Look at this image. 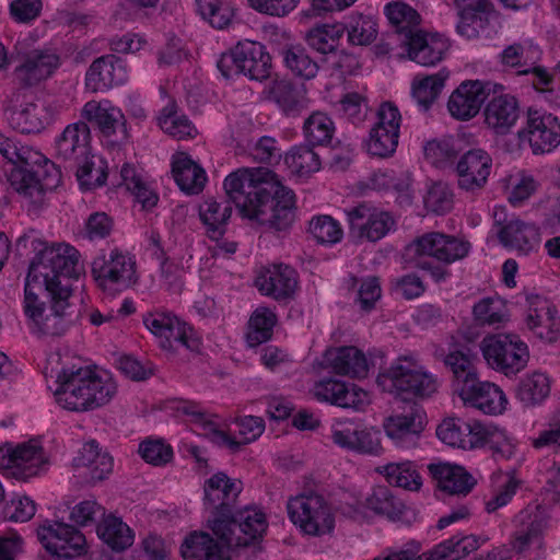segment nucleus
Listing matches in <instances>:
<instances>
[{
  "instance_id": "49",
  "label": "nucleus",
  "mask_w": 560,
  "mask_h": 560,
  "mask_svg": "<svg viewBox=\"0 0 560 560\" xmlns=\"http://www.w3.org/2000/svg\"><path fill=\"white\" fill-rule=\"evenodd\" d=\"M377 471L395 487L418 491L422 486V478L412 462L389 463L378 467Z\"/></svg>"
},
{
  "instance_id": "54",
  "label": "nucleus",
  "mask_w": 560,
  "mask_h": 560,
  "mask_svg": "<svg viewBox=\"0 0 560 560\" xmlns=\"http://www.w3.org/2000/svg\"><path fill=\"white\" fill-rule=\"evenodd\" d=\"M365 505L375 513L386 515L393 521L400 520L406 510L405 504L386 486L373 488L372 493L365 500Z\"/></svg>"
},
{
  "instance_id": "6",
  "label": "nucleus",
  "mask_w": 560,
  "mask_h": 560,
  "mask_svg": "<svg viewBox=\"0 0 560 560\" xmlns=\"http://www.w3.org/2000/svg\"><path fill=\"white\" fill-rule=\"evenodd\" d=\"M480 349L488 365L506 376L515 375L527 365V345L515 334L486 336Z\"/></svg>"
},
{
  "instance_id": "2",
  "label": "nucleus",
  "mask_w": 560,
  "mask_h": 560,
  "mask_svg": "<svg viewBox=\"0 0 560 560\" xmlns=\"http://www.w3.org/2000/svg\"><path fill=\"white\" fill-rule=\"evenodd\" d=\"M226 197L242 217L285 233L295 220V195L268 168H238L224 179Z\"/></svg>"
},
{
  "instance_id": "26",
  "label": "nucleus",
  "mask_w": 560,
  "mask_h": 560,
  "mask_svg": "<svg viewBox=\"0 0 560 560\" xmlns=\"http://www.w3.org/2000/svg\"><path fill=\"white\" fill-rule=\"evenodd\" d=\"M81 117L86 124L95 126L106 138L116 137L115 141H124L128 138L124 114L107 102L90 101L85 103L81 110Z\"/></svg>"
},
{
  "instance_id": "33",
  "label": "nucleus",
  "mask_w": 560,
  "mask_h": 560,
  "mask_svg": "<svg viewBox=\"0 0 560 560\" xmlns=\"http://www.w3.org/2000/svg\"><path fill=\"white\" fill-rule=\"evenodd\" d=\"M325 360L336 374L351 378H364L370 371V362L366 355L354 346H343L327 350Z\"/></svg>"
},
{
  "instance_id": "42",
  "label": "nucleus",
  "mask_w": 560,
  "mask_h": 560,
  "mask_svg": "<svg viewBox=\"0 0 560 560\" xmlns=\"http://www.w3.org/2000/svg\"><path fill=\"white\" fill-rule=\"evenodd\" d=\"M459 21L456 25L459 35L467 39L479 37L489 25L492 5L486 0L460 7Z\"/></svg>"
},
{
  "instance_id": "58",
  "label": "nucleus",
  "mask_w": 560,
  "mask_h": 560,
  "mask_svg": "<svg viewBox=\"0 0 560 560\" xmlns=\"http://www.w3.org/2000/svg\"><path fill=\"white\" fill-rule=\"evenodd\" d=\"M75 171L77 178L85 189H93L105 184L107 173L105 162L101 158L86 154L78 165L70 168Z\"/></svg>"
},
{
  "instance_id": "13",
  "label": "nucleus",
  "mask_w": 560,
  "mask_h": 560,
  "mask_svg": "<svg viewBox=\"0 0 560 560\" xmlns=\"http://www.w3.org/2000/svg\"><path fill=\"white\" fill-rule=\"evenodd\" d=\"M86 368L62 369L58 375L59 386L55 392L56 401L63 409L84 412L97 408L85 382Z\"/></svg>"
},
{
  "instance_id": "35",
  "label": "nucleus",
  "mask_w": 560,
  "mask_h": 560,
  "mask_svg": "<svg viewBox=\"0 0 560 560\" xmlns=\"http://www.w3.org/2000/svg\"><path fill=\"white\" fill-rule=\"evenodd\" d=\"M235 427L236 430L233 435L220 429L212 430L211 442L236 453L243 445L255 441L262 434L265 422L260 417L246 416L236 419Z\"/></svg>"
},
{
  "instance_id": "62",
  "label": "nucleus",
  "mask_w": 560,
  "mask_h": 560,
  "mask_svg": "<svg viewBox=\"0 0 560 560\" xmlns=\"http://www.w3.org/2000/svg\"><path fill=\"white\" fill-rule=\"evenodd\" d=\"M423 150L425 160L439 168L455 165L459 154L452 139L428 141Z\"/></svg>"
},
{
  "instance_id": "46",
  "label": "nucleus",
  "mask_w": 560,
  "mask_h": 560,
  "mask_svg": "<svg viewBox=\"0 0 560 560\" xmlns=\"http://www.w3.org/2000/svg\"><path fill=\"white\" fill-rule=\"evenodd\" d=\"M385 13L389 23L395 27V33L399 36L401 44L408 40L409 35H415L420 31L421 16L410 5L404 2L389 3L385 8Z\"/></svg>"
},
{
  "instance_id": "51",
  "label": "nucleus",
  "mask_w": 560,
  "mask_h": 560,
  "mask_svg": "<svg viewBox=\"0 0 560 560\" xmlns=\"http://www.w3.org/2000/svg\"><path fill=\"white\" fill-rule=\"evenodd\" d=\"M446 79L447 73L444 71L413 79L411 94L421 109L428 110L438 100L444 88Z\"/></svg>"
},
{
  "instance_id": "55",
  "label": "nucleus",
  "mask_w": 560,
  "mask_h": 560,
  "mask_svg": "<svg viewBox=\"0 0 560 560\" xmlns=\"http://www.w3.org/2000/svg\"><path fill=\"white\" fill-rule=\"evenodd\" d=\"M284 163L290 171L300 176H306L319 171L320 159L313 147L307 144H299L292 147L284 156Z\"/></svg>"
},
{
  "instance_id": "28",
  "label": "nucleus",
  "mask_w": 560,
  "mask_h": 560,
  "mask_svg": "<svg viewBox=\"0 0 560 560\" xmlns=\"http://www.w3.org/2000/svg\"><path fill=\"white\" fill-rule=\"evenodd\" d=\"M312 393L319 401L353 409H360L368 397L364 390L358 389L354 385L331 377L316 382Z\"/></svg>"
},
{
  "instance_id": "59",
  "label": "nucleus",
  "mask_w": 560,
  "mask_h": 560,
  "mask_svg": "<svg viewBox=\"0 0 560 560\" xmlns=\"http://www.w3.org/2000/svg\"><path fill=\"white\" fill-rule=\"evenodd\" d=\"M472 315L480 325L500 326L509 319L505 303L497 296L481 299L472 307Z\"/></svg>"
},
{
  "instance_id": "53",
  "label": "nucleus",
  "mask_w": 560,
  "mask_h": 560,
  "mask_svg": "<svg viewBox=\"0 0 560 560\" xmlns=\"http://www.w3.org/2000/svg\"><path fill=\"white\" fill-rule=\"evenodd\" d=\"M271 95L277 105L287 116L295 117L307 108V98L292 82L280 81L272 91Z\"/></svg>"
},
{
  "instance_id": "20",
  "label": "nucleus",
  "mask_w": 560,
  "mask_h": 560,
  "mask_svg": "<svg viewBox=\"0 0 560 560\" xmlns=\"http://www.w3.org/2000/svg\"><path fill=\"white\" fill-rule=\"evenodd\" d=\"M91 130L85 121L68 125L55 141V158L65 164L66 168H73L84 155L90 154Z\"/></svg>"
},
{
  "instance_id": "19",
  "label": "nucleus",
  "mask_w": 560,
  "mask_h": 560,
  "mask_svg": "<svg viewBox=\"0 0 560 560\" xmlns=\"http://www.w3.org/2000/svg\"><path fill=\"white\" fill-rule=\"evenodd\" d=\"M457 393L465 406L485 415H500L506 409L508 399L503 390L493 383L479 381L478 376L458 387Z\"/></svg>"
},
{
  "instance_id": "16",
  "label": "nucleus",
  "mask_w": 560,
  "mask_h": 560,
  "mask_svg": "<svg viewBox=\"0 0 560 560\" xmlns=\"http://www.w3.org/2000/svg\"><path fill=\"white\" fill-rule=\"evenodd\" d=\"M493 230L502 245H534L541 242V230L533 222L509 215L504 206L493 208Z\"/></svg>"
},
{
  "instance_id": "39",
  "label": "nucleus",
  "mask_w": 560,
  "mask_h": 560,
  "mask_svg": "<svg viewBox=\"0 0 560 560\" xmlns=\"http://www.w3.org/2000/svg\"><path fill=\"white\" fill-rule=\"evenodd\" d=\"M172 173L180 190L188 195H197L202 191L207 182L205 170L183 152L174 158Z\"/></svg>"
},
{
  "instance_id": "18",
  "label": "nucleus",
  "mask_w": 560,
  "mask_h": 560,
  "mask_svg": "<svg viewBox=\"0 0 560 560\" xmlns=\"http://www.w3.org/2000/svg\"><path fill=\"white\" fill-rule=\"evenodd\" d=\"M491 168L492 159L487 151L469 149L455 164L458 187L471 192L481 190L488 182Z\"/></svg>"
},
{
  "instance_id": "29",
  "label": "nucleus",
  "mask_w": 560,
  "mask_h": 560,
  "mask_svg": "<svg viewBox=\"0 0 560 560\" xmlns=\"http://www.w3.org/2000/svg\"><path fill=\"white\" fill-rule=\"evenodd\" d=\"M222 539L209 533L192 532L183 541L180 553L184 560H232L230 549Z\"/></svg>"
},
{
  "instance_id": "15",
  "label": "nucleus",
  "mask_w": 560,
  "mask_h": 560,
  "mask_svg": "<svg viewBox=\"0 0 560 560\" xmlns=\"http://www.w3.org/2000/svg\"><path fill=\"white\" fill-rule=\"evenodd\" d=\"M144 325L160 338L161 347L164 349L173 348L175 343L191 351L199 348L200 341L192 327L172 314H149L144 317Z\"/></svg>"
},
{
  "instance_id": "52",
  "label": "nucleus",
  "mask_w": 560,
  "mask_h": 560,
  "mask_svg": "<svg viewBox=\"0 0 560 560\" xmlns=\"http://www.w3.org/2000/svg\"><path fill=\"white\" fill-rule=\"evenodd\" d=\"M276 324L277 315L272 310L266 306L257 307L248 320V331L246 334L248 346L257 347L268 341L272 336Z\"/></svg>"
},
{
  "instance_id": "1",
  "label": "nucleus",
  "mask_w": 560,
  "mask_h": 560,
  "mask_svg": "<svg viewBox=\"0 0 560 560\" xmlns=\"http://www.w3.org/2000/svg\"><path fill=\"white\" fill-rule=\"evenodd\" d=\"M84 273L77 247H43L31 260L24 283L23 308L32 334L60 337L71 324L73 281Z\"/></svg>"
},
{
  "instance_id": "17",
  "label": "nucleus",
  "mask_w": 560,
  "mask_h": 560,
  "mask_svg": "<svg viewBox=\"0 0 560 560\" xmlns=\"http://www.w3.org/2000/svg\"><path fill=\"white\" fill-rule=\"evenodd\" d=\"M491 81L467 80L462 82L451 94L447 108L452 117L457 120H469L474 118L486 102Z\"/></svg>"
},
{
  "instance_id": "9",
  "label": "nucleus",
  "mask_w": 560,
  "mask_h": 560,
  "mask_svg": "<svg viewBox=\"0 0 560 560\" xmlns=\"http://www.w3.org/2000/svg\"><path fill=\"white\" fill-rule=\"evenodd\" d=\"M349 236L359 242L375 243L396 226V221L386 211H372L365 203L343 210Z\"/></svg>"
},
{
  "instance_id": "37",
  "label": "nucleus",
  "mask_w": 560,
  "mask_h": 560,
  "mask_svg": "<svg viewBox=\"0 0 560 560\" xmlns=\"http://www.w3.org/2000/svg\"><path fill=\"white\" fill-rule=\"evenodd\" d=\"M237 45L242 74L256 81L268 79L271 70V57L266 47L250 40Z\"/></svg>"
},
{
  "instance_id": "24",
  "label": "nucleus",
  "mask_w": 560,
  "mask_h": 560,
  "mask_svg": "<svg viewBox=\"0 0 560 560\" xmlns=\"http://www.w3.org/2000/svg\"><path fill=\"white\" fill-rule=\"evenodd\" d=\"M128 80L124 60L109 54L96 58L85 73V86L93 93L105 92Z\"/></svg>"
},
{
  "instance_id": "3",
  "label": "nucleus",
  "mask_w": 560,
  "mask_h": 560,
  "mask_svg": "<svg viewBox=\"0 0 560 560\" xmlns=\"http://www.w3.org/2000/svg\"><path fill=\"white\" fill-rule=\"evenodd\" d=\"M377 385L383 392L428 398L438 390V378L413 357H398L389 368L377 375Z\"/></svg>"
},
{
  "instance_id": "57",
  "label": "nucleus",
  "mask_w": 560,
  "mask_h": 560,
  "mask_svg": "<svg viewBox=\"0 0 560 560\" xmlns=\"http://www.w3.org/2000/svg\"><path fill=\"white\" fill-rule=\"evenodd\" d=\"M85 382L97 408L108 404L117 392L116 383L106 371H97L85 366Z\"/></svg>"
},
{
  "instance_id": "36",
  "label": "nucleus",
  "mask_w": 560,
  "mask_h": 560,
  "mask_svg": "<svg viewBox=\"0 0 560 560\" xmlns=\"http://www.w3.org/2000/svg\"><path fill=\"white\" fill-rule=\"evenodd\" d=\"M526 325L539 339L552 342L560 331V319L556 308L545 299L535 298L530 301Z\"/></svg>"
},
{
  "instance_id": "32",
  "label": "nucleus",
  "mask_w": 560,
  "mask_h": 560,
  "mask_svg": "<svg viewBox=\"0 0 560 560\" xmlns=\"http://www.w3.org/2000/svg\"><path fill=\"white\" fill-rule=\"evenodd\" d=\"M428 470L436 488L451 495H467L476 485L475 478L458 465L430 464Z\"/></svg>"
},
{
  "instance_id": "21",
  "label": "nucleus",
  "mask_w": 560,
  "mask_h": 560,
  "mask_svg": "<svg viewBox=\"0 0 560 560\" xmlns=\"http://www.w3.org/2000/svg\"><path fill=\"white\" fill-rule=\"evenodd\" d=\"M54 118L50 104L40 97H31L19 107L7 110L10 126L21 133H37L44 130Z\"/></svg>"
},
{
  "instance_id": "5",
  "label": "nucleus",
  "mask_w": 560,
  "mask_h": 560,
  "mask_svg": "<svg viewBox=\"0 0 560 560\" xmlns=\"http://www.w3.org/2000/svg\"><path fill=\"white\" fill-rule=\"evenodd\" d=\"M208 526L228 546L244 547L260 539L268 524L261 511L246 508L225 518L208 520Z\"/></svg>"
},
{
  "instance_id": "22",
  "label": "nucleus",
  "mask_w": 560,
  "mask_h": 560,
  "mask_svg": "<svg viewBox=\"0 0 560 560\" xmlns=\"http://www.w3.org/2000/svg\"><path fill=\"white\" fill-rule=\"evenodd\" d=\"M255 285L261 294L283 302L293 298L298 287V276L290 266L273 264L259 271Z\"/></svg>"
},
{
  "instance_id": "38",
  "label": "nucleus",
  "mask_w": 560,
  "mask_h": 560,
  "mask_svg": "<svg viewBox=\"0 0 560 560\" xmlns=\"http://www.w3.org/2000/svg\"><path fill=\"white\" fill-rule=\"evenodd\" d=\"M279 56L285 69L301 80H313L319 70V63L314 60L302 44H284L279 48Z\"/></svg>"
},
{
  "instance_id": "40",
  "label": "nucleus",
  "mask_w": 560,
  "mask_h": 560,
  "mask_svg": "<svg viewBox=\"0 0 560 560\" xmlns=\"http://www.w3.org/2000/svg\"><path fill=\"white\" fill-rule=\"evenodd\" d=\"M417 255L415 267L429 270L432 277L436 280L445 279L446 272L434 266L432 260L451 264L455 260L463 259L468 255V247H412Z\"/></svg>"
},
{
  "instance_id": "12",
  "label": "nucleus",
  "mask_w": 560,
  "mask_h": 560,
  "mask_svg": "<svg viewBox=\"0 0 560 560\" xmlns=\"http://www.w3.org/2000/svg\"><path fill=\"white\" fill-rule=\"evenodd\" d=\"M37 536L45 549L54 556L74 558L84 555L88 549L85 536L63 522H45L38 527Z\"/></svg>"
},
{
  "instance_id": "45",
  "label": "nucleus",
  "mask_w": 560,
  "mask_h": 560,
  "mask_svg": "<svg viewBox=\"0 0 560 560\" xmlns=\"http://www.w3.org/2000/svg\"><path fill=\"white\" fill-rule=\"evenodd\" d=\"M230 202L229 199L224 202H218L209 198L200 206V219L211 241L218 242L225 232V225L232 214Z\"/></svg>"
},
{
  "instance_id": "7",
  "label": "nucleus",
  "mask_w": 560,
  "mask_h": 560,
  "mask_svg": "<svg viewBox=\"0 0 560 560\" xmlns=\"http://www.w3.org/2000/svg\"><path fill=\"white\" fill-rule=\"evenodd\" d=\"M92 275L101 290L114 294L136 282V261L118 247L102 250L92 262Z\"/></svg>"
},
{
  "instance_id": "47",
  "label": "nucleus",
  "mask_w": 560,
  "mask_h": 560,
  "mask_svg": "<svg viewBox=\"0 0 560 560\" xmlns=\"http://www.w3.org/2000/svg\"><path fill=\"white\" fill-rule=\"evenodd\" d=\"M550 394V380L541 372H533L520 381L516 388V398L525 407L541 404Z\"/></svg>"
},
{
  "instance_id": "14",
  "label": "nucleus",
  "mask_w": 560,
  "mask_h": 560,
  "mask_svg": "<svg viewBox=\"0 0 560 560\" xmlns=\"http://www.w3.org/2000/svg\"><path fill=\"white\" fill-rule=\"evenodd\" d=\"M425 425L424 410L412 404L404 412L388 417L384 430L396 447L411 450L418 446Z\"/></svg>"
},
{
  "instance_id": "63",
  "label": "nucleus",
  "mask_w": 560,
  "mask_h": 560,
  "mask_svg": "<svg viewBox=\"0 0 560 560\" xmlns=\"http://www.w3.org/2000/svg\"><path fill=\"white\" fill-rule=\"evenodd\" d=\"M471 432L469 422L462 419L444 420L436 429L438 438L445 444L467 450L470 447L468 434Z\"/></svg>"
},
{
  "instance_id": "56",
  "label": "nucleus",
  "mask_w": 560,
  "mask_h": 560,
  "mask_svg": "<svg viewBox=\"0 0 560 560\" xmlns=\"http://www.w3.org/2000/svg\"><path fill=\"white\" fill-rule=\"evenodd\" d=\"M307 232L320 245H335L343 238L341 224L328 214L314 215L308 222Z\"/></svg>"
},
{
  "instance_id": "30",
  "label": "nucleus",
  "mask_w": 560,
  "mask_h": 560,
  "mask_svg": "<svg viewBox=\"0 0 560 560\" xmlns=\"http://www.w3.org/2000/svg\"><path fill=\"white\" fill-rule=\"evenodd\" d=\"M515 523L513 548L523 552L539 540L548 525V515L540 505H528L516 515Z\"/></svg>"
},
{
  "instance_id": "61",
  "label": "nucleus",
  "mask_w": 560,
  "mask_h": 560,
  "mask_svg": "<svg viewBox=\"0 0 560 560\" xmlns=\"http://www.w3.org/2000/svg\"><path fill=\"white\" fill-rule=\"evenodd\" d=\"M202 19L218 30L229 26L234 16V8L229 0H196Z\"/></svg>"
},
{
  "instance_id": "27",
  "label": "nucleus",
  "mask_w": 560,
  "mask_h": 560,
  "mask_svg": "<svg viewBox=\"0 0 560 560\" xmlns=\"http://www.w3.org/2000/svg\"><path fill=\"white\" fill-rule=\"evenodd\" d=\"M330 438L336 445L349 451L369 455H378L382 451L377 433L360 428L350 420L334 424Z\"/></svg>"
},
{
  "instance_id": "8",
  "label": "nucleus",
  "mask_w": 560,
  "mask_h": 560,
  "mask_svg": "<svg viewBox=\"0 0 560 560\" xmlns=\"http://www.w3.org/2000/svg\"><path fill=\"white\" fill-rule=\"evenodd\" d=\"M287 509L292 523L306 535L323 536L335 527L330 506L320 494L303 493L291 498Z\"/></svg>"
},
{
  "instance_id": "48",
  "label": "nucleus",
  "mask_w": 560,
  "mask_h": 560,
  "mask_svg": "<svg viewBox=\"0 0 560 560\" xmlns=\"http://www.w3.org/2000/svg\"><path fill=\"white\" fill-rule=\"evenodd\" d=\"M174 249L176 247H158L154 256L160 261L161 277L167 290L178 294L183 289L180 270L184 268V264L183 257H179Z\"/></svg>"
},
{
  "instance_id": "4",
  "label": "nucleus",
  "mask_w": 560,
  "mask_h": 560,
  "mask_svg": "<svg viewBox=\"0 0 560 560\" xmlns=\"http://www.w3.org/2000/svg\"><path fill=\"white\" fill-rule=\"evenodd\" d=\"M8 182L13 189L27 197H39L55 190L61 183V171L52 161L38 152H28L24 165L12 167Z\"/></svg>"
},
{
  "instance_id": "50",
  "label": "nucleus",
  "mask_w": 560,
  "mask_h": 560,
  "mask_svg": "<svg viewBox=\"0 0 560 560\" xmlns=\"http://www.w3.org/2000/svg\"><path fill=\"white\" fill-rule=\"evenodd\" d=\"M98 537L113 550L122 551L133 542V533L120 518L108 516L97 526Z\"/></svg>"
},
{
  "instance_id": "44",
  "label": "nucleus",
  "mask_w": 560,
  "mask_h": 560,
  "mask_svg": "<svg viewBox=\"0 0 560 560\" xmlns=\"http://www.w3.org/2000/svg\"><path fill=\"white\" fill-rule=\"evenodd\" d=\"M487 539L475 535H455L428 551L427 560H457L477 550Z\"/></svg>"
},
{
  "instance_id": "11",
  "label": "nucleus",
  "mask_w": 560,
  "mask_h": 560,
  "mask_svg": "<svg viewBox=\"0 0 560 560\" xmlns=\"http://www.w3.org/2000/svg\"><path fill=\"white\" fill-rule=\"evenodd\" d=\"M45 463L43 447L36 440L0 447V469L9 470L18 480L26 481L37 476Z\"/></svg>"
},
{
  "instance_id": "31",
  "label": "nucleus",
  "mask_w": 560,
  "mask_h": 560,
  "mask_svg": "<svg viewBox=\"0 0 560 560\" xmlns=\"http://www.w3.org/2000/svg\"><path fill=\"white\" fill-rule=\"evenodd\" d=\"M402 45L407 47L408 56L412 61L425 67L440 62L450 48L447 39L443 36L427 34L422 31L409 35L408 40Z\"/></svg>"
},
{
  "instance_id": "25",
  "label": "nucleus",
  "mask_w": 560,
  "mask_h": 560,
  "mask_svg": "<svg viewBox=\"0 0 560 560\" xmlns=\"http://www.w3.org/2000/svg\"><path fill=\"white\" fill-rule=\"evenodd\" d=\"M526 133L529 145L535 154L547 153L560 144V121L551 114L528 110Z\"/></svg>"
},
{
  "instance_id": "10",
  "label": "nucleus",
  "mask_w": 560,
  "mask_h": 560,
  "mask_svg": "<svg viewBox=\"0 0 560 560\" xmlns=\"http://www.w3.org/2000/svg\"><path fill=\"white\" fill-rule=\"evenodd\" d=\"M505 90L503 84L493 82L483 108V122L497 136L510 133L521 116L517 97Z\"/></svg>"
},
{
  "instance_id": "23",
  "label": "nucleus",
  "mask_w": 560,
  "mask_h": 560,
  "mask_svg": "<svg viewBox=\"0 0 560 560\" xmlns=\"http://www.w3.org/2000/svg\"><path fill=\"white\" fill-rule=\"evenodd\" d=\"M241 490V482L224 472H217L208 479L205 485V504L211 511L210 520L230 516Z\"/></svg>"
},
{
  "instance_id": "43",
  "label": "nucleus",
  "mask_w": 560,
  "mask_h": 560,
  "mask_svg": "<svg viewBox=\"0 0 560 560\" xmlns=\"http://www.w3.org/2000/svg\"><path fill=\"white\" fill-rule=\"evenodd\" d=\"M346 32L343 24H319L305 33V42L308 47L319 54L320 58H327L335 54Z\"/></svg>"
},
{
  "instance_id": "41",
  "label": "nucleus",
  "mask_w": 560,
  "mask_h": 560,
  "mask_svg": "<svg viewBox=\"0 0 560 560\" xmlns=\"http://www.w3.org/2000/svg\"><path fill=\"white\" fill-rule=\"evenodd\" d=\"M75 468H84L85 477L91 482L104 480L113 470V458L107 453H102L95 441L83 445L78 456L73 458Z\"/></svg>"
},
{
  "instance_id": "60",
  "label": "nucleus",
  "mask_w": 560,
  "mask_h": 560,
  "mask_svg": "<svg viewBox=\"0 0 560 560\" xmlns=\"http://www.w3.org/2000/svg\"><path fill=\"white\" fill-rule=\"evenodd\" d=\"M303 131L306 141L312 145L327 144L335 132L331 118L322 112H315L304 121Z\"/></svg>"
},
{
  "instance_id": "64",
  "label": "nucleus",
  "mask_w": 560,
  "mask_h": 560,
  "mask_svg": "<svg viewBox=\"0 0 560 560\" xmlns=\"http://www.w3.org/2000/svg\"><path fill=\"white\" fill-rule=\"evenodd\" d=\"M159 125L163 131L178 139L191 137L195 131V127L186 116L177 115L174 103L163 108L159 117Z\"/></svg>"
},
{
  "instance_id": "34",
  "label": "nucleus",
  "mask_w": 560,
  "mask_h": 560,
  "mask_svg": "<svg viewBox=\"0 0 560 560\" xmlns=\"http://www.w3.org/2000/svg\"><path fill=\"white\" fill-rule=\"evenodd\" d=\"M59 57L49 51L34 50L24 62L15 68L14 80L20 86L28 88L47 79L57 69Z\"/></svg>"
}]
</instances>
